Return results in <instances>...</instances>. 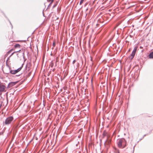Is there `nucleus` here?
<instances>
[{
	"label": "nucleus",
	"instance_id": "nucleus-28",
	"mask_svg": "<svg viewBox=\"0 0 153 153\" xmlns=\"http://www.w3.org/2000/svg\"><path fill=\"white\" fill-rule=\"evenodd\" d=\"M50 115H49V116H48V119L49 118V117L50 116Z\"/></svg>",
	"mask_w": 153,
	"mask_h": 153
},
{
	"label": "nucleus",
	"instance_id": "nucleus-7",
	"mask_svg": "<svg viewBox=\"0 0 153 153\" xmlns=\"http://www.w3.org/2000/svg\"><path fill=\"white\" fill-rule=\"evenodd\" d=\"M126 145V141L124 138H123V143L122 144V148H125Z\"/></svg>",
	"mask_w": 153,
	"mask_h": 153
},
{
	"label": "nucleus",
	"instance_id": "nucleus-30",
	"mask_svg": "<svg viewBox=\"0 0 153 153\" xmlns=\"http://www.w3.org/2000/svg\"><path fill=\"white\" fill-rule=\"evenodd\" d=\"M27 66V65H26V66Z\"/></svg>",
	"mask_w": 153,
	"mask_h": 153
},
{
	"label": "nucleus",
	"instance_id": "nucleus-6",
	"mask_svg": "<svg viewBox=\"0 0 153 153\" xmlns=\"http://www.w3.org/2000/svg\"><path fill=\"white\" fill-rule=\"evenodd\" d=\"M5 88L6 87L4 85H2L0 86V92H4L5 91Z\"/></svg>",
	"mask_w": 153,
	"mask_h": 153
},
{
	"label": "nucleus",
	"instance_id": "nucleus-26",
	"mask_svg": "<svg viewBox=\"0 0 153 153\" xmlns=\"http://www.w3.org/2000/svg\"><path fill=\"white\" fill-rule=\"evenodd\" d=\"M9 22H10V24L11 25H12V27H13V26H12V24H11V22H10V21H9Z\"/></svg>",
	"mask_w": 153,
	"mask_h": 153
},
{
	"label": "nucleus",
	"instance_id": "nucleus-22",
	"mask_svg": "<svg viewBox=\"0 0 153 153\" xmlns=\"http://www.w3.org/2000/svg\"><path fill=\"white\" fill-rule=\"evenodd\" d=\"M146 135V134H144L143 137V138Z\"/></svg>",
	"mask_w": 153,
	"mask_h": 153
},
{
	"label": "nucleus",
	"instance_id": "nucleus-33",
	"mask_svg": "<svg viewBox=\"0 0 153 153\" xmlns=\"http://www.w3.org/2000/svg\"><path fill=\"white\" fill-rule=\"evenodd\" d=\"M118 153H119V152H118Z\"/></svg>",
	"mask_w": 153,
	"mask_h": 153
},
{
	"label": "nucleus",
	"instance_id": "nucleus-29",
	"mask_svg": "<svg viewBox=\"0 0 153 153\" xmlns=\"http://www.w3.org/2000/svg\"><path fill=\"white\" fill-rule=\"evenodd\" d=\"M142 140V139H140V140Z\"/></svg>",
	"mask_w": 153,
	"mask_h": 153
},
{
	"label": "nucleus",
	"instance_id": "nucleus-20",
	"mask_svg": "<svg viewBox=\"0 0 153 153\" xmlns=\"http://www.w3.org/2000/svg\"><path fill=\"white\" fill-rule=\"evenodd\" d=\"M52 4V3H51V2L50 3V4L48 5V7H50L51 6V4Z\"/></svg>",
	"mask_w": 153,
	"mask_h": 153
},
{
	"label": "nucleus",
	"instance_id": "nucleus-32",
	"mask_svg": "<svg viewBox=\"0 0 153 153\" xmlns=\"http://www.w3.org/2000/svg\"><path fill=\"white\" fill-rule=\"evenodd\" d=\"M43 105H44V106H45V105H44V103L43 104Z\"/></svg>",
	"mask_w": 153,
	"mask_h": 153
},
{
	"label": "nucleus",
	"instance_id": "nucleus-19",
	"mask_svg": "<svg viewBox=\"0 0 153 153\" xmlns=\"http://www.w3.org/2000/svg\"><path fill=\"white\" fill-rule=\"evenodd\" d=\"M10 58V56L8 57L6 62H7L9 60Z\"/></svg>",
	"mask_w": 153,
	"mask_h": 153
},
{
	"label": "nucleus",
	"instance_id": "nucleus-24",
	"mask_svg": "<svg viewBox=\"0 0 153 153\" xmlns=\"http://www.w3.org/2000/svg\"><path fill=\"white\" fill-rule=\"evenodd\" d=\"M84 79H83L82 80V82H83L84 81Z\"/></svg>",
	"mask_w": 153,
	"mask_h": 153
},
{
	"label": "nucleus",
	"instance_id": "nucleus-3",
	"mask_svg": "<svg viewBox=\"0 0 153 153\" xmlns=\"http://www.w3.org/2000/svg\"><path fill=\"white\" fill-rule=\"evenodd\" d=\"M123 138H122L118 140L117 142V144L118 147L120 148L122 147Z\"/></svg>",
	"mask_w": 153,
	"mask_h": 153
},
{
	"label": "nucleus",
	"instance_id": "nucleus-10",
	"mask_svg": "<svg viewBox=\"0 0 153 153\" xmlns=\"http://www.w3.org/2000/svg\"><path fill=\"white\" fill-rule=\"evenodd\" d=\"M110 143L111 141L110 140H106L104 144H105L106 143L107 144H110Z\"/></svg>",
	"mask_w": 153,
	"mask_h": 153
},
{
	"label": "nucleus",
	"instance_id": "nucleus-17",
	"mask_svg": "<svg viewBox=\"0 0 153 153\" xmlns=\"http://www.w3.org/2000/svg\"><path fill=\"white\" fill-rule=\"evenodd\" d=\"M48 1H51V3H52L53 1V0H48Z\"/></svg>",
	"mask_w": 153,
	"mask_h": 153
},
{
	"label": "nucleus",
	"instance_id": "nucleus-13",
	"mask_svg": "<svg viewBox=\"0 0 153 153\" xmlns=\"http://www.w3.org/2000/svg\"><path fill=\"white\" fill-rule=\"evenodd\" d=\"M19 51H15L13 52V53H11V54L10 55V56H9L10 57L11 56L13 55V54L15 52H18Z\"/></svg>",
	"mask_w": 153,
	"mask_h": 153
},
{
	"label": "nucleus",
	"instance_id": "nucleus-12",
	"mask_svg": "<svg viewBox=\"0 0 153 153\" xmlns=\"http://www.w3.org/2000/svg\"><path fill=\"white\" fill-rule=\"evenodd\" d=\"M102 135L103 136L102 138H104L105 136L107 135V133L105 132L104 131Z\"/></svg>",
	"mask_w": 153,
	"mask_h": 153
},
{
	"label": "nucleus",
	"instance_id": "nucleus-8",
	"mask_svg": "<svg viewBox=\"0 0 153 153\" xmlns=\"http://www.w3.org/2000/svg\"><path fill=\"white\" fill-rule=\"evenodd\" d=\"M149 57L150 59L153 58V52H151L149 55Z\"/></svg>",
	"mask_w": 153,
	"mask_h": 153
},
{
	"label": "nucleus",
	"instance_id": "nucleus-18",
	"mask_svg": "<svg viewBox=\"0 0 153 153\" xmlns=\"http://www.w3.org/2000/svg\"><path fill=\"white\" fill-rule=\"evenodd\" d=\"M76 61V60H74L73 61L72 64H74L75 63V62Z\"/></svg>",
	"mask_w": 153,
	"mask_h": 153
},
{
	"label": "nucleus",
	"instance_id": "nucleus-21",
	"mask_svg": "<svg viewBox=\"0 0 153 153\" xmlns=\"http://www.w3.org/2000/svg\"><path fill=\"white\" fill-rule=\"evenodd\" d=\"M135 146H134V147H133V153L134 152V147H135Z\"/></svg>",
	"mask_w": 153,
	"mask_h": 153
},
{
	"label": "nucleus",
	"instance_id": "nucleus-25",
	"mask_svg": "<svg viewBox=\"0 0 153 153\" xmlns=\"http://www.w3.org/2000/svg\"><path fill=\"white\" fill-rule=\"evenodd\" d=\"M56 6V5H53V8H54L55 6Z\"/></svg>",
	"mask_w": 153,
	"mask_h": 153
},
{
	"label": "nucleus",
	"instance_id": "nucleus-31",
	"mask_svg": "<svg viewBox=\"0 0 153 153\" xmlns=\"http://www.w3.org/2000/svg\"><path fill=\"white\" fill-rule=\"evenodd\" d=\"M88 10V9H86V10Z\"/></svg>",
	"mask_w": 153,
	"mask_h": 153
},
{
	"label": "nucleus",
	"instance_id": "nucleus-4",
	"mask_svg": "<svg viewBox=\"0 0 153 153\" xmlns=\"http://www.w3.org/2000/svg\"><path fill=\"white\" fill-rule=\"evenodd\" d=\"M137 47H135L134 48V49L133 50V51L131 55V59H132L134 57L135 54V53H136V51L137 50Z\"/></svg>",
	"mask_w": 153,
	"mask_h": 153
},
{
	"label": "nucleus",
	"instance_id": "nucleus-23",
	"mask_svg": "<svg viewBox=\"0 0 153 153\" xmlns=\"http://www.w3.org/2000/svg\"><path fill=\"white\" fill-rule=\"evenodd\" d=\"M20 74H19V75H16V76H20Z\"/></svg>",
	"mask_w": 153,
	"mask_h": 153
},
{
	"label": "nucleus",
	"instance_id": "nucleus-11",
	"mask_svg": "<svg viewBox=\"0 0 153 153\" xmlns=\"http://www.w3.org/2000/svg\"><path fill=\"white\" fill-rule=\"evenodd\" d=\"M20 45L18 44H16L14 45L15 47L16 48L20 47Z\"/></svg>",
	"mask_w": 153,
	"mask_h": 153
},
{
	"label": "nucleus",
	"instance_id": "nucleus-15",
	"mask_svg": "<svg viewBox=\"0 0 153 153\" xmlns=\"http://www.w3.org/2000/svg\"><path fill=\"white\" fill-rule=\"evenodd\" d=\"M53 46V47H54L56 45V43L55 42H53L52 44Z\"/></svg>",
	"mask_w": 153,
	"mask_h": 153
},
{
	"label": "nucleus",
	"instance_id": "nucleus-27",
	"mask_svg": "<svg viewBox=\"0 0 153 153\" xmlns=\"http://www.w3.org/2000/svg\"><path fill=\"white\" fill-rule=\"evenodd\" d=\"M42 13H43V16H44V14L43 11L42 12Z\"/></svg>",
	"mask_w": 153,
	"mask_h": 153
},
{
	"label": "nucleus",
	"instance_id": "nucleus-2",
	"mask_svg": "<svg viewBox=\"0 0 153 153\" xmlns=\"http://www.w3.org/2000/svg\"><path fill=\"white\" fill-rule=\"evenodd\" d=\"M23 65V64L22 65ZM22 65L21 67H20V68H18L17 69H16V70H10V73L13 74H16L19 71L21 70V69H22Z\"/></svg>",
	"mask_w": 153,
	"mask_h": 153
},
{
	"label": "nucleus",
	"instance_id": "nucleus-16",
	"mask_svg": "<svg viewBox=\"0 0 153 153\" xmlns=\"http://www.w3.org/2000/svg\"><path fill=\"white\" fill-rule=\"evenodd\" d=\"M6 65L8 67H9L10 68V67L9 66L7 63V62H6Z\"/></svg>",
	"mask_w": 153,
	"mask_h": 153
},
{
	"label": "nucleus",
	"instance_id": "nucleus-1",
	"mask_svg": "<svg viewBox=\"0 0 153 153\" xmlns=\"http://www.w3.org/2000/svg\"><path fill=\"white\" fill-rule=\"evenodd\" d=\"M13 120V116H10L7 117L3 123V125H8L11 123Z\"/></svg>",
	"mask_w": 153,
	"mask_h": 153
},
{
	"label": "nucleus",
	"instance_id": "nucleus-14",
	"mask_svg": "<svg viewBox=\"0 0 153 153\" xmlns=\"http://www.w3.org/2000/svg\"><path fill=\"white\" fill-rule=\"evenodd\" d=\"M51 67H53V63L52 62V61L51 63Z\"/></svg>",
	"mask_w": 153,
	"mask_h": 153
},
{
	"label": "nucleus",
	"instance_id": "nucleus-5",
	"mask_svg": "<svg viewBox=\"0 0 153 153\" xmlns=\"http://www.w3.org/2000/svg\"><path fill=\"white\" fill-rule=\"evenodd\" d=\"M19 82V81H17L14 82H10L7 86V88H10L13 86L15 85L16 84Z\"/></svg>",
	"mask_w": 153,
	"mask_h": 153
},
{
	"label": "nucleus",
	"instance_id": "nucleus-9",
	"mask_svg": "<svg viewBox=\"0 0 153 153\" xmlns=\"http://www.w3.org/2000/svg\"><path fill=\"white\" fill-rule=\"evenodd\" d=\"M13 49H10V50H9V51H8L7 53L5 55V56H4V57H6L7 56V54H9L10 53L13 51Z\"/></svg>",
	"mask_w": 153,
	"mask_h": 153
}]
</instances>
